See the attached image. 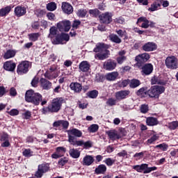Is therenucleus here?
I'll return each instance as SVG.
<instances>
[{"label":"nucleus","mask_w":178,"mask_h":178,"mask_svg":"<svg viewBox=\"0 0 178 178\" xmlns=\"http://www.w3.org/2000/svg\"><path fill=\"white\" fill-rule=\"evenodd\" d=\"M109 45L104 43H98L96 44V47L94 49V52H96L95 55V59H99V60H104L106 59L109 55Z\"/></svg>","instance_id":"obj_1"},{"label":"nucleus","mask_w":178,"mask_h":178,"mask_svg":"<svg viewBox=\"0 0 178 178\" xmlns=\"http://www.w3.org/2000/svg\"><path fill=\"white\" fill-rule=\"evenodd\" d=\"M68 134V141L69 143L75 147H81L83 145V140H76V137H81L83 133L81 131L77 129H72L67 131Z\"/></svg>","instance_id":"obj_2"},{"label":"nucleus","mask_w":178,"mask_h":178,"mask_svg":"<svg viewBox=\"0 0 178 178\" xmlns=\"http://www.w3.org/2000/svg\"><path fill=\"white\" fill-rule=\"evenodd\" d=\"M25 99L26 102H31L34 105H40V102L42 101V95L40 93H35L33 90H29L25 94Z\"/></svg>","instance_id":"obj_3"},{"label":"nucleus","mask_w":178,"mask_h":178,"mask_svg":"<svg viewBox=\"0 0 178 178\" xmlns=\"http://www.w3.org/2000/svg\"><path fill=\"white\" fill-rule=\"evenodd\" d=\"M65 100L62 97L54 99L48 106L47 109L51 113H56L62 109V104Z\"/></svg>","instance_id":"obj_4"},{"label":"nucleus","mask_w":178,"mask_h":178,"mask_svg":"<svg viewBox=\"0 0 178 178\" xmlns=\"http://www.w3.org/2000/svg\"><path fill=\"white\" fill-rule=\"evenodd\" d=\"M165 92V87L154 86H152L146 92V95L149 97V98H159L161 94Z\"/></svg>","instance_id":"obj_5"},{"label":"nucleus","mask_w":178,"mask_h":178,"mask_svg":"<svg viewBox=\"0 0 178 178\" xmlns=\"http://www.w3.org/2000/svg\"><path fill=\"white\" fill-rule=\"evenodd\" d=\"M132 168L133 169H134V170H136V172H138L139 173H143V172L145 175H146L147 173H151V172L156 170L157 169L156 166L148 167V164L147 163L134 165Z\"/></svg>","instance_id":"obj_6"},{"label":"nucleus","mask_w":178,"mask_h":178,"mask_svg":"<svg viewBox=\"0 0 178 178\" xmlns=\"http://www.w3.org/2000/svg\"><path fill=\"white\" fill-rule=\"evenodd\" d=\"M165 66L168 69L174 70L178 67L177 58L175 56H168L165 60Z\"/></svg>","instance_id":"obj_7"},{"label":"nucleus","mask_w":178,"mask_h":178,"mask_svg":"<svg viewBox=\"0 0 178 178\" xmlns=\"http://www.w3.org/2000/svg\"><path fill=\"white\" fill-rule=\"evenodd\" d=\"M70 37L66 33L58 34L55 38L51 39V42L54 45H59L65 44L64 41H69Z\"/></svg>","instance_id":"obj_8"},{"label":"nucleus","mask_w":178,"mask_h":178,"mask_svg":"<svg viewBox=\"0 0 178 178\" xmlns=\"http://www.w3.org/2000/svg\"><path fill=\"white\" fill-rule=\"evenodd\" d=\"M49 171V164L42 163L38 166V170L35 173V176L37 178H41L44 176V173Z\"/></svg>","instance_id":"obj_9"},{"label":"nucleus","mask_w":178,"mask_h":178,"mask_svg":"<svg viewBox=\"0 0 178 178\" xmlns=\"http://www.w3.org/2000/svg\"><path fill=\"white\" fill-rule=\"evenodd\" d=\"M107 134L110 140L115 141V140H120V138L126 136V131H124V129H120L119 134L116 133L115 131H107Z\"/></svg>","instance_id":"obj_10"},{"label":"nucleus","mask_w":178,"mask_h":178,"mask_svg":"<svg viewBox=\"0 0 178 178\" xmlns=\"http://www.w3.org/2000/svg\"><path fill=\"white\" fill-rule=\"evenodd\" d=\"M149 59V54L147 53H144L142 54H139L136 56L135 60L136 62V65L138 66V67L143 66L145 62H147V60Z\"/></svg>","instance_id":"obj_11"},{"label":"nucleus","mask_w":178,"mask_h":178,"mask_svg":"<svg viewBox=\"0 0 178 178\" xmlns=\"http://www.w3.org/2000/svg\"><path fill=\"white\" fill-rule=\"evenodd\" d=\"M30 67V62L28 60L22 61L19 64L17 69V72L18 74H25L29 72V68Z\"/></svg>","instance_id":"obj_12"},{"label":"nucleus","mask_w":178,"mask_h":178,"mask_svg":"<svg viewBox=\"0 0 178 178\" xmlns=\"http://www.w3.org/2000/svg\"><path fill=\"white\" fill-rule=\"evenodd\" d=\"M71 26L72 24L70 23V21L65 20L58 22L57 24V29H58L59 31L67 32L69 30H70Z\"/></svg>","instance_id":"obj_13"},{"label":"nucleus","mask_w":178,"mask_h":178,"mask_svg":"<svg viewBox=\"0 0 178 178\" xmlns=\"http://www.w3.org/2000/svg\"><path fill=\"white\" fill-rule=\"evenodd\" d=\"M99 19L102 23L109 24L112 22V13L106 12L99 15Z\"/></svg>","instance_id":"obj_14"},{"label":"nucleus","mask_w":178,"mask_h":178,"mask_svg":"<svg viewBox=\"0 0 178 178\" xmlns=\"http://www.w3.org/2000/svg\"><path fill=\"white\" fill-rule=\"evenodd\" d=\"M117 65L118 63H116L115 60L109 59L104 63V69L108 71L115 70Z\"/></svg>","instance_id":"obj_15"},{"label":"nucleus","mask_w":178,"mask_h":178,"mask_svg":"<svg viewBox=\"0 0 178 178\" xmlns=\"http://www.w3.org/2000/svg\"><path fill=\"white\" fill-rule=\"evenodd\" d=\"M129 95H130V90H120L115 92V98L118 101L126 99Z\"/></svg>","instance_id":"obj_16"},{"label":"nucleus","mask_w":178,"mask_h":178,"mask_svg":"<svg viewBox=\"0 0 178 178\" xmlns=\"http://www.w3.org/2000/svg\"><path fill=\"white\" fill-rule=\"evenodd\" d=\"M70 88L72 91L76 94H80V92L83 90V85L79 82H72L70 84Z\"/></svg>","instance_id":"obj_17"},{"label":"nucleus","mask_w":178,"mask_h":178,"mask_svg":"<svg viewBox=\"0 0 178 178\" xmlns=\"http://www.w3.org/2000/svg\"><path fill=\"white\" fill-rule=\"evenodd\" d=\"M143 51H145V52H151L152 51H155V49H156V44L152 42H149L143 46Z\"/></svg>","instance_id":"obj_18"},{"label":"nucleus","mask_w":178,"mask_h":178,"mask_svg":"<svg viewBox=\"0 0 178 178\" xmlns=\"http://www.w3.org/2000/svg\"><path fill=\"white\" fill-rule=\"evenodd\" d=\"M154 70V66L151 63H147L142 67V72L145 76L151 74Z\"/></svg>","instance_id":"obj_19"},{"label":"nucleus","mask_w":178,"mask_h":178,"mask_svg":"<svg viewBox=\"0 0 178 178\" xmlns=\"http://www.w3.org/2000/svg\"><path fill=\"white\" fill-rule=\"evenodd\" d=\"M95 159H94V156L91 155H86L82 161V164L83 166H91L95 162Z\"/></svg>","instance_id":"obj_20"},{"label":"nucleus","mask_w":178,"mask_h":178,"mask_svg":"<svg viewBox=\"0 0 178 178\" xmlns=\"http://www.w3.org/2000/svg\"><path fill=\"white\" fill-rule=\"evenodd\" d=\"M140 23H142L140 26L142 29H148L149 27V20L145 17H140L138 19L136 24H140Z\"/></svg>","instance_id":"obj_21"},{"label":"nucleus","mask_w":178,"mask_h":178,"mask_svg":"<svg viewBox=\"0 0 178 178\" xmlns=\"http://www.w3.org/2000/svg\"><path fill=\"white\" fill-rule=\"evenodd\" d=\"M27 12V10L25 7H22L18 6L15 8V13L17 17H21V16H24Z\"/></svg>","instance_id":"obj_22"},{"label":"nucleus","mask_w":178,"mask_h":178,"mask_svg":"<svg viewBox=\"0 0 178 178\" xmlns=\"http://www.w3.org/2000/svg\"><path fill=\"white\" fill-rule=\"evenodd\" d=\"M62 10L64 13L67 15H72L73 13V6L68 3H63L62 4Z\"/></svg>","instance_id":"obj_23"},{"label":"nucleus","mask_w":178,"mask_h":178,"mask_svg":"<svg viewBox=\"0 0 178 178\" xmlns=\"http://www.w3.org/2000/svg\"><path fill=\"white\" fill-rule=\"evenodd\" d=\"M40 86L43 88V90H51L52 87V83L46 79L42 78L40 80Z\"/></svg>","instance_id":"obj_24"},{"label":"nucleus","mask_w":178,"mask_h":178,"mask_svg":"<svg viewBox=\"0 0 178 178\" xmlns=\"http://www.w3.org/2000/svg\"><path fill=\"white\" fill-rule=\"evenodd\" d=\"M60 126L66 129L69 127V122L66 120H58L54 122L53 127H60Z\"/></svg>","instance_id":"obj_25"},{"label":"nucleus","mask_w":178,"mask_h":178,"mask_svg":"<svg viewBox=\"0 0 178 178\" xmlns=\"http://www.w3.org/2000/svg\"><path fill=\"white\" fill-rule=\"evenodd\" d=\"M125 55H126V51L122 50L119 51L118 56L117 57V59H116L118 65H122L123 62H124L127 59V57H126Z\"/></svg>","instance_id":"obj_26"},{"label":"nucleus","mask_w":178,"mask_h":178,"mask_svg":"<svg viewBox=\"0 0 178 178\" xmlns=\"http://www.w3.org/2000/svg\"><path fill=\"white\" fill-rule=\"evenodd\" d=\"M3 67L5 70H8V72H13V70L16 69V63L7 61L4 63Z\"/></svg>","instance_id":"obj_27"},{"label":"nucleus","mask_w":178,"mask_h":178,"mask_svg":"<svg viewBox=\"0 0 178 178\" xmlns=\"http://www.w3.org/2000/svg\"><path fill=\"white\" fill-rule=\"evenodd\" d=\"M119 76V72H113L107 74L106 75V79L108 81H115Z\"/></svg>","instance_id":"obj_28"},{"label":"nucleus","mask_w":178,"mask_h":178,"mask_svg":"<svg viewBox=\"0 0 178 178\" xmlns=\"http://www.w3.org/2000/svg\"><path fill=\"white\" fill-rule=\"evenodd\" d=\"M146 123L147 126H156L159 123V121L156 118L148 117L146 119Z\"/></svg>","instance_id":"obj_29"},{"label":"nucleus","mask_w":178,"mask_h":178,"mask_svg":"<svg viewBox=\"0 0 178 178\" xmlns=\"http://www.w3.org/2000/svg\"><path fill=\"white\" fill-rule=\"evenodd\" d=\"M79 70L83 72H88L90 70V63L87 61H82L79 64Z\"/></svg>","instance_id":"obj_30"},{"label":"nucleus","mask_w":178,"mask_h":178,"mask_svg":"<svg viewBox=\"0 0 178 178\" xmlns=\"http://www.w3.org/2000/svg\"><path fill=\"white\" fill-rule=\"evenodd\" d=\"M151 83L152 85L160 84L161 86H165V81L161 79V77L158 76H154L152 77Z\"/></svg>","instance_id":"obj_31"},{"label":"nucleus","mask_w":178,"mask_h":178,"mask_svg":"<svg viewBox=\"0 0 178 178\" xmlns=\"http://www.w3.org/2000/svg\"><path fill=\"white\" fill-rule=\"evenodd\" d=\"M16 50L8 49L3 55L4 59H10V58H15L16 56Z\"/></svg>","instance_id":"obj_32"},{"label":"nucleus","mask_w":178,"mask_h":178,"mask_svg":"<svg viewBox=\"0 0 178 178\" xmlns=\"http://www.w3.org/2000/svg\"><path fill=\"white\" fill-rule=\"evenodd\" d=\"M10 10H12V7L10 6L0 9V17H3L9 15Z\"/></svg>","instance_id":"obj_33"},{"label":"nucleus","mask_w":178,"mask_h":178,"mask_svg":"<svg viewBox=\"0 0 178 178\" xmlns=\"http://www.w3.org/2000/svg\"><path fill=\"white\" fill-rule=\"evenodd\" d=\"M57 34H58V29L56 26H51L49 29V33L48 35V38H51L52 40L55 38Z\"/></svg>","instance_id":"obj_34"},{"label":"nucleus","mask_w":178,"mask_h":178,"mask_svg":"<svg viewBox=\"0 0 178 178\" xmlns=\"http://www.w3.org/2000/svg\"><path fill=\"white\" fill-rule=\"evenodd\" d=\"M69 154L74 159H77L80 156V152L77 149H70Z\"/></svg>","instance_id":"obj_35"},{"label":"nucleus","mask_w":178,"mask_h":178,"mask_svg":"<svg viewBox=\"0 0 178 178\" xmlns=\"http://www.w3.org/2000/svg\"><path fill=\"white\" fill-rule=\"evenodd\" d=\"M44 76L46 79H48V80H54V79H56V77H58V74L51 71H47L44 73Z\"/></svg>","instance_id":"obj_36"},{"label":"nucleus","mask_w":178,"mask_h":178,"mask_svg":"<svg viewBox=\"0 0 178 178\" xmlns=\"http://www.w3.org/2000/svg\"><path fill=\"white\" fill-rule=\"evenodd\" d=\"M105 172H106V165L102 164L99 165L96 169H95V173L97 175H101V174H104L105 173Z\"/></svg>","instance_id":"obj_37"},{"label":"nucleus","mask_w":178,"mask_h":178,"mask_svg":"<svg viewBox=\"0 0 178 178\" xmlns=\"http://www.w3.org/2000/svg\"><path fill=\"white\" fill-rule=\"evenodd\" d=\"M140 84L141 82L138 79H134L129 81V87L131 88H137Z\"/></svg>","instance_id":"obj_38"},{"label":"nucleus","mask_w":178,"mask_h":178,"mask_svg":"<svg viewBox=\"0 0 178 178\" xmlns=\"http://www.w3.org/2000/svg\"><path fill=\"white\" fill-rule=\"evenodd\" d=\"M109 38L112 42H115V44H120V42H122V39L116 34H111Z\"/></svg>","instance_id":"obj_39"},{"label":"nucleus","mask_w":178,"mask_h":178,"mask_svg":"<svg viewBox=\"0 0 178 178\" xmlns=\"http://www.w3.org/2000/svg\"><path fill=\"white\" fill-rule=\"evenodd\" d=\"M47 9L50 12H54V10H56V3L55 2H51L47 4Z\"/></svg>","instance_id":"obj_40"},{"label":"nucleus","mask_w":178,"mask_h":178,"mask_svg":"<svg viewBox=\"0 0 178 178\" xmlns=\"http://www.w3.org/2000/svg\"><path fill=\"white\" fill-rule=\"evenodd\" d=\"M30 41L35 42L40 37V33H30L29 35Z\"/></svg>","instance_id":"obj_41"},{"label":"nucleus","mask_w":178,"mask_h":178,"mask_svg":"<svg viewBox=\"0 0 178 178\" xmlns=\"http://www.w3.org/2000/svg\"><path fill=\"white\" fill-rule=\"evenodd\" d=\"M161 7V3L159 2H155L151 5V7L149 8V10L151 12H155V10H158V8Z\"/></svg>","instance_id":"obj_42"},{"label":"nucleus","mask_w":178,"mask_h":178,"mask_svg":"<svg viewBox=\"0 0 178 178\" xmlns=\"http://www.w3.org/2000/svg\"><path fill=\"white\" fill-rule=\"evenodd\" d=\"M33 154H34V152L30 149H25L22 152V154L26 158H30V156H33Z\"/></svg>","instance_id":"obj_43"},{"label":"nucleus","mask_w":178,"mask_h":178,"mask_svg":"<svg viewBox=\"0 0 178 178\" xmlns=\"http://www.w3.org/2000/svg\"><path fill=\"white\" fill-rule=\"evenodd\" d=\"M89 98L95 99L98 97V90H92L87 93Z\"/></svg>","instance_id":"obj_44"},{"label":"nucleus","mask_w":178,"mask_h":178,"mask_svg":"<svg viewBox=\"0 0 178 178\" xmlns=\"http://www.w3.org/2000/svg\"><path fill=\"white\" fill-rule=\"evenodd\" d=\"M140 111L141 113H148L149 106H148V104H142L140 107Z\"/></svg>","instance_id":"obj_45"},{"label":"nucleus","mask_w":178,"mask_h":178,"mask_svg":"<svg viewBox=\"0 0 178 178\" xmlns=\"http://www.w3.org/2000/svg\"><path fill=\"white\" fill-rule=\"evenodd\" d=\"M56 151L57 154H58L61 156H63V155H65V154L66 153V148L63 147H58Z\"/></svg>","instance_id":"obj_46"},{"label":"nucleus","mask_w":178,"mask_h":178,"mask_svg":"<svg viewBox=\"0 0 178 178\" xmlns=\"http://www.w3.org/2000/svg\"><path fill=\"white\" fill-rule=\"evenodd\" d=\"M178 127V121H173L168 124V128L170 130H176Z\"/></svg>","instance_id":"obj_47"},{"label":"nucleus","mask_w":178,"mask_h":178,"mask_svg":"<svg viewBox=\"0 0 178 178\" xmlns=\"http://www.w3.org/2000/svg\"><path fill=\"white\" fill-rule=\"evenodd\" d=\"M79 17H86V15H87V10L84 9H80L78 10L76 13Z\"/></svg>","instance_id":"obj_48"},{"label":"nucleus","mask_w":178,"mask_h":178,"mask_svg":"<svg viewBox=\"0 0 178 178\" xmlns=\"http://www.w3.org/2000/svg\"><path fill=\"white\" fill-rule=\"evenodd\" d=\"M106 105L108 106H115V105H116V99L113 98H109L106 102Z\"/></svg>","instance_id":"obj_49"},{"label":"nucleus","mask_w":178,"mask_h":178,"mask_svg":"<svg viewBox=\"0 0 178 178\" xmlns=\"http://www.w3.org/2000/svg\"><path fill=\"white\" fill-rule=\"evenodd\" d=\"M0 141L3 143L5 141H9V135L8 134H3L0 135Z\"/></svg>","instance_id":"obj_50"},{"label":"nucleus","mask_w":178,"mask_h":178,"mask_svg":"<svg viewBox=\"0 0 178 178\" xmlns=\"http://www.w3.org/2000/svg\"><path fill=\"white\" fill-rule=\"evenodd\" d=\"M89 13L93 17H97L99 15V10L98 9L90 10Z\"/></svg>","instance_id":"obj_51"},{"label":"nucleus","mask_w":178,"mask_h":178,"mask_svg":"<svg viewBox=\"0 0 178 178\" xmlns=\"http://www.w3.org/2000/svg\"><path fill=\"white\" fill-rule=\"evenodd\" d=\"M99 127L97 124H92L89 128L88 130L90 133H96L98 131Z\"/></svg>","instance_id":"obj_52"},{"label":"nucleus","mask_w":178,"mask_h":178,"mask_svg":"<svg viewBox=\"0 0 178 178\" xmlns=\"http://www.w3.org/2000/svg\"><path fill=\"white\" fill-rule=\"evenodd\" d=\"M144 94L147 95V89H145V88H141L136 92V95H138V97L144 95Z\"/></svg>","instance_id":"obj_53"},{"label":"nucleus","mask_w":178,"mask_h":178,"mask_svg":"<svg viewBox=\"0 0 178 178\" xmlns=\"http://www.w3.org/2000/svg\"><path fill=\"white\" fill-rule=\"evenodd\" d=\"M158 138H159V136L153 135L149 139L147 140V144H152V143H155Z\"/></svg>","instance_id":"obj_54"},{"label":"nucleus","mask_w":178,"mask_h":178,"mask_svg":"<svg viewBox=\"0 0 178 178\" xmlns=\"http://www.w3.org/2000/svg\"><path fill=\"white\" fill-rule=\"evenodd\" d=\"M156 148H160V149H162V151H168V145L163 143V144L157 145L156 146Z\"/></svg>","instance_id":"obj_55"},{"label":"nucleus","mask_w":178,"mask_h":178,"mask_svg":"<svg viewBox=\"0 0 178 178\" xmlns=\"http://www.w3.org/2000/svg\"><path fill=\"white\" fill-rule=\"evenodd\" d=\"M22 118L26 120L30 119V118H31V112L29 111H25V113H22Z\"/></svg>","instance_id":"obj_56"},{"label":"nucleus","mask_w":178,"mask_h":178,"mask_svg":"<svg viewBox=\"0 0 178 178\" xmlns=\"http://www.w3.org/2000/svg\"><path fill=\"white\" fill-rule=\"evenodd\" d=\"M104 163H106V165H107V166H112V165L115 163V160L111 158H108L104 161Z\"/></svg>","instance_id":"obj_57"},{"label":"nucleus","mask_w":178,"mask_h":178,"mask_svg":"<svg viewBox=\"0 0 178 178\" xmlns=\"http://www.w3.org/2000/svg\"><path fill=\"white\" fill-rule=\"evenodd\" d=\"M115 33L120 37L121 38H123V37L126 36V31H123L122 29H119L115 31Z\"/></svg>","instance_id":"obj_58"},{"label":"nucleus","mask_w":178,"mask_h":178,"mask_svg":"<svg viewBox=\"0 0 178 178\" xmlns=\"http://www.w3.org/2000/svg\"><path fill=\"white\" fill-rule=\"evenodd\" d=\"M129 84H130V80L129 79H125L124 81H122L120 83V87H127V86H129Z\"/></svg>","instance_id":"obj_59"},{"label":"nucleus","mask_w":178,"mask_h":178,"mask_svg":"<svg viewBox=\"0 0 178 178\" xmlns=\"http://www.w3.org/2000/svg\"><path fill=\"white\" fill-rule=\"evenodd\" d=\"M143 156H144V152L136 153L134 155V158H136V161H138V159H142Z\"/></svg>","instance_id":"obj_60"},{"label":"nucleus","mask_w":178,"mask_h":178,"mask_svg":"<svg viewBox=\"0 0 178 178\" xmlns=\"http://www.w3.org/2000/svg\"><path fill=\"white\" fill-rule=\"evenodd\" d=\"M66 163H67V159L66 158L60 159L58 161V165H60V166H65Z\"/></svg>","instance_id":"obj_61"},{"label":"nucleus","mask_w":178,"mask_h":178,"mask_svg":"<svg viewBox=\"0 0 178 178\" xmlns=\"http://www.w3.org/2000/svg\"><path fill=\"white\" fill-rule=\"evenodd\" d=\"M10 116H17L19 115V111L17 109H12L10 111L8 112Z\"/></svg>","instance_id":"obj_62"},{"label":"nucleus","mask_w":178,"mask_h":178,"mask_svg":"<svg viewBox=\"0 0 178 178\" xmlns=\"http://www.w3.org/2000/svg\"><path fill=\"white\" fill-rule=\"evenodd\" d=\"M47 17L49 19V20L54 21L55 20V14L52 13H47Z\"/></svg>","instance_id":"obj_63"},{"label":"nucleus","mask_w":178,"mask_h":178,"mask_svg":"<svg viewBox=\"0 0 178 178\" xmlns=\"http://www.w3.org/2000/svg\"><path fill=\"white\" fill-rule=\"evenodd\" d=\"M115 23H118L119 24H124V18L122 17L116 18Z\"/></svg>","instance_id":"obj_64"}]
</instances>
